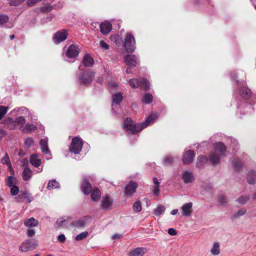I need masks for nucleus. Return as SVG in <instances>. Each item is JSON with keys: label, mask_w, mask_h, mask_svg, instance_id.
<instances>
[{"label": "nucleus", "mask_w": 256, "mask_h": 256, "mask_svg": "<svg viewBox=\"0 0 256 256\" xmlns=\"http://www.w3.org/2000/svg\"><path fill=\"white\" fill-rule=\"evenodd\" d=\"M158 118V115L157 114H151L141 124H136L133 122L130 118H128L124 120L123 128L128 134H136L143 128L147 127L151 123L154 122Z\"/></svg>", "instance_id": "nucleus-1"}, {"label": "nucleus", "mask_w": 256, "mask_h": 256, "mask_svg": "<svg viewBox=\"0 0 256 256\" xmlns=\"http://www.w3.org/2000/svg\"><path fill=\"white\" fill-rule=\"evenodd\" d=\"M38 246L37 241L26 239L19 246V250L24 252H28L36 249Z\"/></svg>", "instance_id": "nucleus-2"}, {"label": "nucleus", "mask_w": 256, "mask_h": 256, "mask_svg": "<svg viewBox=\"0 0 256 256\" xmlns=\"http://www.w3.org/2000/svg\"><path fill=\"white\" fill-rule=\"evenodd\" d=\"M83 142L82 138L78 136H76L72 139L70 146V152L74 154H78L82 150Z\"/></svg>", "instance_id": "nucleus-3"}, {"label": "nucleus", "mask_w": 256, "mask_h": 256, "mask_svg": "<svg viewBox=\"0 0 256 256\" xmlns=\"http://www.w3.org/2000/svg\"><path fill=\"white\" fill-rule=\"evenodd\" d=\"M129 84L132 88H137L138 86H141L145 90H148L150 88V82L144 78L140 79H130L129 80Z\"/></svg>", "instance_id": "nucleus-4"}, {"label": "nucleus", "mask_w": 256, "mask_h": 256, "mask_svg": "<svg viewBox=\"0 0 256 256\" xmlns=\"http://www.w3.org/2000/svg\"><path fill=\"white\" fill-rule=\"evenodd\" d=\"M126 50L128 52H132L136 49V42L133 36L130 34H127L124 43Z\"/></svg>", "instance_id": "nucleus-5"}, {"label": "nucleus", "mask_w": 256, "mask_h": 256, "mask_svg": "<svg viewBox=\"0 0 256 256\" xmlns=\"http://www.w3.org/2000/svg\"><path fill=\"white\" fill-rule=\"evenodd\" d=\"M95 73L94 72H84L80 76L78 82L80 84L87 85L92 82Z\"/></svg>", "instance_id": "nucleus-6"}, {"label": "nucleus", "mask_w": 256, "mask_h": 256, "mask_svg": "<svg viewBox=\"0 0 256 256\" xmlns=\"http://www.w3.org/2000/svg\"><path fill=\"white\" fill-rule=\"evenodd\" d=\"M68 36V32L66 30H61L58 31L53 36L52 40L54 42L58 44L64 41Z\"/></svg>", "instance_id": "nucleus-7"}, {"label": "nucleus", "mask_w": 256, "mask_h": 256, "mask_svg": "<svg viewBox=\"0 0 256 256\" xmlns=\"http://www.w3.org/2000/svg\"><path fill=\"white\" fill-rule=\"evenodd\" d=\"M124 60L125 63L130 66L135 67L139 63L138 57L134 54H127Z\"/></svg>", "instance_id": "nucleus-8"}, {"label": "nucleus", "mask_w": 256, "mask_h": 256, "mask_svg": "<svg viewBox=\"0 0 256 256\" xmlns=\"http://www.w3.org/2000/svg\"><path fill=\"white\" fill-rule=\"evenodd\" d=\"M182 178L184 184L192 183L194 180V177L193 173L188 170H184L182 172Z\"/></svg>", "instance_id": "nucleus-9"}, {"label": "nucleus", "mask_w": 256, "mask_h": 256, "mask_svg": "<svg viewBox=\"0 0 256 256\" xmlns=\"http://www.w3.org/2000/svg\"><path fill=\"white\" fill-rule=\"evenodd\" d=\"M195 154L193 150H188L182 155V161L184 164H191L194 160Z\"/></svg>", "instance_id": "nucleus-10"}, {"label": "nucleus", "mask_w": 256, "mask_h": 256, "mask_svg": "<svg viewBox=\"0 0 256 256\" xmlns=\"http://www.w3.org/2000/svg\"><path fill=\"white\" fill-rule=\"evenodd\" d=\"M79 52L80 50L78 48L72 44L68 48L66 52V55L70 58H74L78 56Z\"/></svg>", "instance_id": "nucleus-11"}, {"label": "nucleus", "mask_w": 256, "mask_h": 256, "mask_svg": "<svg viewBox=\"0 0 256 256\" xmlns=\"http://www.w3.org/2000/svg\"><path fill=\"white\" fill-rule=\"evenodd\" d=\"M138 187L136 182L130 181L126 186L124 188V193L128 196H131L136 192Z\"/></svg>", "instance_id": "nucleus-12"}, {"label": "nucleus", "mask_w": 256, "mask_h": 256, "mask_svg": "<svg viewBox=\"0 0 256 256\" xmlns=\"http://www.w3.org/2000/svg\"><path fill=\"white\" fill-rule=\"evenodd\" d=\"M113 202L114 200L112 198L108 196H104L101 201L102 208L104 210H110Z\"/></svg>", "instance_id": "nucleus-13"}, {"label": "nucleus", "mask_w": 256, "mask_h": 256, "mask_svg": "<svg viewBox=\"0 0 256 256\" xmlns=\"http://www.w3.org/2000/svg\"><path fill=\"white\" fill-rule=\"evenodd\" d=\"M192 203L188 202L183 204L181 208L182 214L186 217H188L191 216L192 212Z\"/></svg>", "instance_id": "nucleus-14"}, {"label": "nucleus", "mask_w": 256, "mask_h": 256, "mask_svg": "<svg viewBox=\"0 0 256 256\" xmlns=\"http://www.w3.org/2000/svg\"><path fill=\"white\" fill-rule=\"evenodd\" d=\"M16 198L18 202H22L24 200H26L28 202H30L32 200V198L30 194L26 191L22 192Z\"/></svg>", "instance_id": "nucleus-15"}, {"label": "nucleus", "mask_w": 256, "mask_h": 256, "mask_svg": "<svg viewBox=\"0 0 256 256\" xmlns=\"http://www.w3.org/2000/svg\"><path fill=\"white\" fill-rule=\"evenodd\" d=\"M112 29L111 24L107 21H105L100 24V32L103 34H107L110 33Z\"/></svg>", "instance_id": "nucleus-16"}, {"label": "nucleus", "mask_w": 256, "mask_h": 256, "mask_svg": "<svg viewBox=\"0 0 256 256\" xmlns=\"http://www.w3.org/2000/svg\"><path fill=\"white\" fill-rule=\"evenodd\" d=\"M81 187L82 192L86 195L90 194L92 191L91 184L86 179L82 180Z\"/></svg>", "instance_id": "nucleus-17"}, {"label": "nucleus", "mask_w": 256, "mask_h": 256, "mask_svg": "<svg viewBox=\"0 0 256 256\" xmlns=\"http://www.w3.org/2000/svg\"><path fill=\"white\" fill-rule=\"evenodd\" d=\"M214 148L216 152H218L221 156H225L226 148L223 143L221 142L216 143Z\"/></svg>", "instance_id": "nucleus-18"}, {"label": "nucleus", "mask_w": 256, "mask_h": 256, "mask_svg": "<svg viewBox=\"0 0 256 256\" xmlns=\"http://www.w3.org/2000/svg\"><path fill=\"white\" fill-rule=\"evenodd\" d=\"M146 252V250L144 248H136L130 252L129 256H143Z\"/></svg>", "instance_id": "nucleus-19"}, {"label": "nucleus", "mask_w": 256, "mask_h": 256, "mask_svg": "<svg viewBox=\"0 0 256 256\" xmlns=\"http://www.w3.org/2000/svg\"><path fill=\"white\" fill-rule=\"evenodd\" d=\"M42 152L44 154H50V151L48 146V138H44L42 139L40 142Z\"/></svg>", "instance_id": "nucleus-20"}, {"label": "nucleus", "mask_w": 256, "mask_h": 256, "mask_svg": "<svg viewBox=\"0 0 256 256\" xmlns=\"http://www.w3.org/2000/svg\"><path fill=\"white\" fill-rule=\"evenodd\" d=\"M208 160L212 166L218 164L220 162V158L215 152L212 153L208 158Z\"/></svg>", "instance_id": "nucleus-21"}, {"label": "nucleus", "mask_w": 256, "mask_h": 256, "mask_svg": "<svg viewBox=\"0 0 256 256\" xmlns=\"http://www.w3.org/2000/svg\"><path fill=\"white\" fill-rule=\"evenodd\" d=\"M239 93L240 96L245 99H248L250 96L251 94L250 90L245 87L240 88Z\"/></svg>", "instance_id": "nucleus-22"}, {"label": "nucleus", "mask_w": 256, "mask_h": 256, "mask_svg": "<svg viewBox=\"0 0 256 256\" xmlns=\"http://www.w3.org/2000/svg\"><path fill=\"white\" fill-rule=\"evenodd\" d=\"M94 61L92 57L88 54H86L82 60L84 65L86 67L92 66Z\"/></svg>", "instance_id": "nucleus-23"}, {"label": "nucleus", "mask_w": 256, "mask_h": 256, "mask_svg": "<svg viewBox=\"0 0 256 256\" xmlns=\"http://www.w3.org/2000/svg\"><path fill=\"white\" fill-rule=\"evenodd\" d=\"M30 162L33 166L38 167L41 164L42 161L41 160L38 158V156L34 154L31 156L30 158Z\"/></svg>", "instance_id": "nucleus-24"}, {"label": "nucleus", "mask_w": 256, "mask_h": 256, "mask_svg": "<svg viewBox=\"0 0 256 256\" xmlns=\"http://www.w3.org/2000/svg\"><path fill=\"white\" fill-rule=\"evenodd\" d=\"M123 99V96L120 92H118L114 94L112 96V104L113 106L114 104H119Z\"/></svg>", "instance_id": "nucleus-25"}, {"label": "nucleus", "mask_w": 256, "mask_h": 256, "mask_svg": "<svg viewBox=\"0 0 256 256\" xmlns=\"http://www.w3.org/2000/svg\"><path fill=\"white\" fill-rule=\"evenodd\" d=\"M210 252L213 256H218L220 254V244L218 242H216L213 243Z\"/></svg>", "instance_id": "nucleus-26"}, {"label": "nucleus", "mask_w": 256, "mask_h": 256, "mask_svg": "<svg viewBox=\"0 0 256 256\" xmlns=\"http://www.w3.org/2000/svg\"><path fill=\"white\" fill-rule=\"evenodd\" d=\"M100 196L101 192L98 188H94L93 189L91 194V198L92 201H98L100 198Z\"/></svg>", "instance_id": "nucleus-27"}, {"label": "nucleus", "mask_w": 256, "mask_h": 256, "mask_svg": "<svg viewBox=\"0 0 256 256\" xmlns=\"http://www.w3.org/2000/svg\"><path fill=\"white\" fill-rule=\"evenodd\" d=\"M14 121L16 126L18 127L22 130L26 122L25 118L24 116H18L14 120Z\"/></svg>", "instance_id": "nucleus-28"}, {"label": "nucleus", "mask_w": 256, "mask_h": 256, "mask_svg": "<svg viewBox=\"0 0 256 256\" xmlns=\"http://www.w3.org/2000/svg\"><path fill=\"white\" fill-rule=\"evenodd\" d=\"M24 225L28 228L36 226L38 225V221L33 218L26 220L24 222Z\"/></svg>", "instance_id": "nucleus-29"}, {"label": "nucleus", "mask_w": 256, "mask_h": 256, "mask_svg": "<svg viewBox=\"0 0 256 256\" xmlns=\"http://www.w3.org/2000/svg\"><path fill=\"white\" fill-rule=\"evenodd\" d=\"M248 182L250 184H254L256 182V172L250 171L247 176Z\"/></svg>", "instance_id": "nucleus-30"}, {"label": "nucleus", "mask_w": 256, "mask_h": 256, "mask_svg": "<svg viewBox=\"0 0 256 256\" xmlns=\"http://www.w3.org/2000/svg\"><path fill=\"white\" fill-rule=\"evenodd\" d=\"M59 188L60 184L55 179L50 180L48 184L47 188L49 190H52Z\"/></svg>", "instance_id": "nucleus-31"}, {"label": "nucleus", "mask_w": 256, "mask_h": 256, "mask_svg": "<svg viewBox=\"0 0 256 256\" xmlns=\"http://www.w3.org/2000/svg\"><path fill=\"white\" fill-rule=\"evenodd\" d=\"M22 174L24 180H28L32 176V172L28 168H25Z\"/></svg>", "instance_id": "nucleus-32"}, {"label": "nucleus", "mask_w": 256, "mask_h": 256, "mask_svg": "<svg viewBox=\"0 0 256 256\" xmlns=\"http://www.w3.org/2000/svg\"><path fill=\"white\" fill-rule=\"evenodd\" d=\"M36 129V126L35 125L28 123L22 129V131L26 133H30Z\"/></svg>", "instance_id": "nucleus-33"}, {"label": "nucleus", "mask_w": 256, "mask_h": 256, "mask_svg": "<svg viewBox=\"0 0 256 256\" xmlns=\"http://www.w3.org/2000/svg\"><path fill=\"white\" fill-rule=\"evenodd\" d=\"M208 160V158L206 156H199L197 158L196 160V166L198 168L202 167L205 163H206Z\"/></svg>", "instance_id": "nucleus-34"}, {"label": "nucleus", "mask_w": 256, "mask_h": 256, "mask_svg": "<svg viewBox=\"0 0 256 256\" xmlns=\"http://www.w3.org/2000/svg\"><path fill=\"white\" fill-rule=\"evenodd\" d=\"M246 210L244 208H242L236 212L230 218L232 220H236L240 216H242L246 214Z\"/></svg>", "instance_id": "nucleus-35"}, {"label": "nucleus", "mask_w": 256, "mask_h": 256, "mask_svg": "<svg viewBox=\"0 0 256 256\" xmlns=\"http://www.w3.org/2000/svg\"><path fill=\"white\" fill-rule=\"evenodd\" d=\"M152 100L153 96L152 94L147 93L144 95L142 99V102L145 104H149L152 102Z\"/></svg>", "instance_id": "nucleus-36"}, {"label": "nucleus", "mask_w": 256, "mask_h": 256, "mask_svg": "<svg viewBox=\"0 0 256 256\" xmlns=\"http://www.w3.org/2000/svg\"><path fill=\"white\" fill-rule=\"evenodd\" d=\"M6 124H7L8 127L10 129H14L16 128V122L14 120L11 118H8L6 120Z\"/></svg>", "instance_id": "nucleus-37"}, {"label": "nucleus", "mask_w": 256, "mask_h": 256, "mask_svg": "<svg viewBox=\"0 0 256 256\" xmlns=\"http://www.w3.org/2000/svg\"><path fill=\"white\" fill-rule=\"evenodd\" d=\"M165 210V207L162 206H160L154 210V214L156 216H159L161 214H163Z\"/></svg>", "instance_id": "nucleus-38"}, {"label": "nucleus", "mask_w": 256, "mask_h": 256, "mask_svg": "<svg viewBox=\"0 0 256 256\" xmlns=\"http://www.w3.org/2000/svg\"><path fill=\"white\" fill-rule=\"evenodd\" d=\"M177 159V158H173L170 156H167L164 159V164L166 166L170 165L174 162L175 160Z\"/></svg>", "instance_id": "nucleus-39"}, {"label": "nucleus", "mask_w": 256, "mask_h": 256, "mask_svg": "<svg viewBox=\"0 0 256 256\" xmlns=\"http://www.w3.org/2000/svg\"><path fill=\"white\" fill-rule=\"evenodd\" d=\"M1 162L2 164H8L10 168H12V166L8 154L6 153L5 156L2 158Z\"/></svg>", "instance_id": "nucleus-40"}, {"label": "nucleus", "mask_w": 256, "mask_h": 256, "mask_svg": "<svg viewBox=\"0 0 256 256\" xmlns=\"http://www.w3.org/2000/svg\"><path fill=\"white\" fill-rule=\"evenodd\" d=\"M86 222L84 220H79L76 221H74L72 222V224L78 228H82L84 227Z\"/></svg>", "instance_id": "nucleus-41"}, {"label": "nucleus", "mask_w": 256, "mask_h": 256, "mask_svg": "<svg viewBox=\"0 0 256 256\" xmlns=\"http://www.w3.org/2000/svg\"><path fill=\"white\" fill-rule=\"evenodd\" d=\"M249 200V196H242L238 198L236 201L240 204H244Z\"/></svg>", "instance_id": "nucleus-42"}, {"label": "nucleus", "mask_w": 256, "mask_h": 256, "mask_svg": "<svg viewBox=\"0 0 256 256\" xmlns=\"http://www.w3.org/2000/svg\"><path fill=\"white\" fill-rule=\"evenodd\" d=\"M133 210L134 212H138L142 210V208L140 202H136L133 204Z\"/></svg>", "instance_id": "nucleus-43"}, {"label": "nucleus", "mask_w": 256, "mask_h": 256, "mask_svg": "<svg viewBox=\"0 0 256 256\" xmlns=\"http://www.w3.org/2000/svg\"><path fill=\"white\" fill-rule=\"evenodd\" d=\"M8 110V107L4 106H0V120L4 116Z\"/></svg>", "instance_id": "nucleus-44"}, {"label": "nucleus", "mask_w": 256, "mask_h": 256, "mask_svg": "<svg viewBox=\"0 0 256 256\" xmlns=\"http://www.w3.org/2000/svg\"><path fill=\"white\" fill-rule=\"evenodd\" d=\"M88 232H82L76 236V240L77 241L81 240L85 238L88 236Z\"/></svg>", "instance_id": "nucleus-45"}, {"label": "nucleus", "mask_w": 256, "mask_h": 256, "mask_svg": "<svg viewBox=\"0 0 256 256\" xmlns=\"http://www.w3.org/2000/svg\"><path fill=\"white\" fill-rule=\"evenodd\" d=\"M15 180L16 179L14 177H13L12 176H9L8 178V180L6 182L7 185L10 187L14 186L15 185V182H14Z\"/></svg>", "instance_id": "nucleus-46"}, {"label": "nucleus", "mask_w": 256, "mask_h": 256, "mask_svg": "<svg viewBox=\"0 0 256 256\" xmlns=\"http://www.w3.org/2000/svg\"><path fill=\"white\" fill-rule=\"evenodd\" d=\"M34 144V141L32 138H26L24 142V144L28 148L33 146Z\"/></svg>", "instance_id": "nucleus-47"}, {"label": "nucleus", "mask_w": 256, "mask_h": 256, "mask_svg": "<svg viewBox=\"0 0 256 256\" xmlns=\"http://www.w3.org/2000/svg\"><path fill=\"white\" fill-rule=\"evenodd\" d=\"M10 194L12 196H16L18 192L19 188L16 186L14 185V186H10Z\"/></svg>", "instance_id": "nucleus-48"}, {"label": "nucleus", "mask_w": 256, "mask_h": 256, "mask_svg": "<svg viewBox=\"0 0 256 256\" xmlns=\"http://www.w3.org/2000/svg\"><path fill=\"white\" fill-rule=\"evenodd\" d=\"M218 202L219 203L222 205H224L226 204L227 202V200L225 196L223 195H220L218 198Z\"/></svg>", "instance_id": "nucleus-49"}, {"label": "nucleus", "mask_w": 256, "mask_h": 256, "mask_svg": "<svg viewBox=\"0 0 256 256\" xmlns=\"http://www.w3.org/2000/svg\"><path fill=\"white\" fill-rule=\"evenodd\" d=\"M8 20V16L0 14V26H2L6 23Z\"/></svg>", "instance_id": "nucleus-50"}, {"label": "nucleus", "mask_w": 256, "mask_h": 256, "mask_svg": "<svg viewBox=\"0 0 256 256\" xmlns=\"http://www.w3.org/2000/svg\"><path fill=\"white\" fill-rule=\"evenodd\" d=\"M160 185H154L152 190V194L154 196H158L160 194Z\"/></svg>", "instance_id": "nucleus-51"}, {"label": "nucleus", "mask_w": 256, "mask_h": 256, "mask_svg": "<svg viewBox=\"0 0 256 256\" xmlns=\"http://www.w3.org/2000/svg\"><path fill=\"white\" fill-rule=\"evenodd\" d=\"M24 0H10V4L11 6H18L22 3Z\"/></svg>", "instance_id": "nucleus-52"}, {"label": "nucleus", "mask_w": 256, "mask_h": 256, "mask_svg": "<svg viewBox=\"0 0 256 256\" xmlns=\"http://www.w3.org/2000/svg\"><path fill=\"white\" fill-rule=\"evenodd\" d=\"M242 166V163L238 160H236L234 162V170H238Z\"/></svg>", "instance_id": "nucleus-53"}, {"label": "nucleus", "mask_w": 256, "mask_h": 256, "mask_svg": "<svg viewBox=\"0 0 256 256\" xmlns=\"http://www.w3.org/2000/svg\"><path fill=\"white\" fill-rule=\"evenodd\" d=\"M100 46L104 50H107L109 48V46L103 40L100 41Z\"/></svg>", "instance_id": "nucleus-54"}, {"label": "nucleus", "mask_w": 256, "mask_h": 256, "mask_svg": "<svg viewBox=\"0 0 256 256\" xmlns=\"http://www.w3.org/2000/svg\"><path fill=\"white\" fill-rule=\"evenodd\" d=\"M22 111L23 114H29V111L26 107H21L18 108L17 112H21Z\"/></svg>", "instance_id": "nucleus-55"}, {"label": "nucleus", "mask_w": 256, "mask_h": 256, "mask_svg": "<svg viewBox=\"0 0 256 256\" xmlns=\"http://www.w3.org/2000/svg\"><path fill=\"white\" fill-rule=\"evenodd\" d=\"M35 230L33 229H28L26 232L27 236L28 237H32L35 234Z\"/></svg>", "instance_id": "nucleus-56"}, {"label": "nucleus", "mask_w": 256, "mask_h": 256, "mask_svg": "<svg viewBox=\"0 0 256 256\" xmlns=\"http://www.w3.org/2000/svg\"><path fill=\"white\" fill-rule=\"evenodd\" d=\"M168 232L170 235L172 236H176L177 234L176 230L174 228H168Z\"/></svg>", "instance_id": "nucleus-57"}, {"label": "nucleus", "mask_w": 256, "mask_h": 256, "mask_svg": "<svg viewBox=\"0 0 256 256\" xmlns=\"http://www.w3.org/2000/svg\"><path fill=\"white\" fill-rule=\"evenodd\" d=\"M66 236L63 234H61L58 236V240L62 243H64L66 241Z\"/></svg>", "instance_id": "nucleus-58"}, {"label": "nucleus", "mask_w": 256, "mask_h": 256, "mask_svg": "<svg viewBox=\"0 0 256 256\" xmlns=\"http://www.w3.org/2000/svg\"><path fill=\"white\" fill-rule=\"evenodd\" d=\"M6 131L2 128H0V140L2 139V138L6 136Z\"/></svg>", "instance_id": "nucleus-59"}, {"label": "nucleus", "mask_w": 256, "mask_h": 256, "mask_svg": "<svg viewBox=\"0 0 256 256\" xmlns=\"http://www.w3.org/2000/svg\"><path fill=\"white\" fill-rule=\"evenodd\" d=\"M122 235L118 234H116L112 236V239H118L122 238Z\"/></svg>", "instance_id": "nucleus-60"}, {"label": "nucleus", "mask_w": 256, "mask_h": 256, "mask_svg": "<svg viewBox=\"0 0 256 256\" xmlns=\"http://www.w3.org/2000/svg\"><path fill=\"white\" fill-rule=\"evenodd\" d=\"M51 10V8L50 6H44L41 8V10L42 12H48Z\"/></svg>", "instance_id": "nucleus-61"}, {"label": "nucleus", "mask_w": 256, "mask_h": 256, "mask_svg": "<svg viewBox=\"0 0 256 256\" xmlns=\"http://www.w3.org/2000/svg\"><path fill=\"white\" fill-rule=\"evenodd\" d=\"M134 66H128V67L126 68V72L127 74H130L132 73V71L131 70V68H133Z\"/></svg>", "instance_id": "nucleus-62"}, {"label": "nucleus", "mask_w": 256, "mask_h": 256, "mask_svg": "<svg viewBox=\"0 0 256 256\" xmlns=\"http://www.w3.org/2000/svg\"><path fill=\"white\" fill-rule=\"evenodd\" d=\"M153 182L154 185H160V182H158V178H153Z\"/></svg>", "instance_id": "nucleus-63"}, {"label": "nucleus", "mask_w": 256, "mask_h": 256, "mask_svg": "<svg viewBox=\"0 0 256 256\" xmlns=\"http://www.w3.org/2000/svg\"><path fill=\"white\" fill-rule=\"evenodd\" d=\"M178 209H174L171 212L170 214L172 215H174V214H176L178 213Z\"/></svg>", "instance_id": "nucleus-64"}]
</instances>
